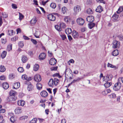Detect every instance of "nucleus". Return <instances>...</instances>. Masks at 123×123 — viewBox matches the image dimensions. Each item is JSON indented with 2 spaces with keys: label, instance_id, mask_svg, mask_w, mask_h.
I'll list each match as a JSON object with an SVG mask.
<instances>
[{
  "label": "nucleus",
  "instance_id": "nucleus-1",
  "mask_svg": "<svg viewBox=\"0 0 123 123\" xmlns=\"http://www.w3.org/2000/svg\"><path fill=\"white\" fill-rule=\"evenodd\" d=\"M120 47V43L116 40L113 41L112 43V47L114 49H118Z\"/></svg>",
  "mask_w": 123,
  "mask_h": 123
},
{
  "label": "nucleus",
  "instance_id": "nucleus-2",
  "mask_svg": "<svg viewBox=\"0 0 123 123\" xmlns=\"http://www.w3.org/2000/svg\"><path fill=\"white\" fill-rule=\"evenodd\" d=\"M121 83L119 82H117L116 83L113 87V89L115 91H117L119 90L121 87Z\"/></svg>",
  "mask_w": 123,
  "mask_h": 123
},
{
  "label": "nucleus",
  "instance_id": "nucleus-3",
  "mask_svg": "<svg viewBox=\"0 0 123 123\" xmlns=\"http://www.w3.org/2000/svg\"><path fill=\"white\" fill-rule=\"evenodd\" d=\"M34 79L35 81L38 82L41 81L42 78L41 76L39 74H37L34 76Z\"/></svg>",
  "mask_w": 123,
  "mask_h": 123
},
{
  "label": "nucleus",
  "instance_id": "nucleus-4",
  "mask_svg": "<svg viewBox=\"0 0 123 123\" xmlns=\"http://www.w3.org/2000/svg\"><path fill=\"white\" fill-rule=\"evenodd\" d=\"M77 22L78 24L80 25H82L84 23V20L81 18H79L77 19Z\"/></svg>",
  "mask_w": 123,
  "mask_h": 123
},
{
  "label": "nucleus",
  "instance_id": "nucleus-5",
  "mask_svg": "<svg viewBox=\"0 0 123 123\" xmlns=\"http://www.w3.org/2000/svg\"><path fill=\"white\" fill-rule=\"evenodd\" d=\"M74 13L76 14L79 12L80 11L81 8L80 6L78 5H77L74 6Z\"/></svg>",
  "mask_w": 123,
  "mask_h": 123
},
{
  "label": "nucleus",
  "instance_id": "nucleus-6",
  "mask_svg": "<svg viewBox=\"0 0 123 123\" xmlns=\"http://www.w3.org/2000/svg\"><path fill=\"white\" fill-rule=\"evenodd\" d=\"M16 99L15 96H10L7 98V100L8 102H12L15 101Z\"/></svg>",
  "mask_w": 123,
  "mask_h": 123
},
{
  "label": "nucleus",
  "instance_id": "nucleus-7",
  "mask_svg": "<svg viewBox=\"0 0 123 123\" xmlns=\"http://www.w3.org/2000/svg\"><path fill=\"white\" fill-rule=\"evenodd\" d=\"M87 21L89 22H92L94 20V17L92 16H88L86 18Z\"/></svg>",
  "mask_w": 123,
  "mask_h": 123
},
{
  "label": "nucleus",
  "instance_id": "nucleus-8",
  "mask_svg": "<svg viewBox=\"0 0 123 123\" xmlns=\"http://www.w3.org/2000/svg\"><path fill=\"white\" fill-rule=\"evenodd\" d=\"M72 72L71 69L68 68H66L65 72V75L66 74L67 75H72Z\"/></svg>",
  "mask_w": 123,
  "mask_h": 123
},
{
  "label": "nucleus",
  "instance_id": "nucleus-9",
  "mask_svg": "<svg viewBox=\"0 0 123 123\" xmlns=\"http://www.w3.org/2000/svg\"><path fill=\"white\" fill-rule=\"evenodd\" d=\"M48 19L51 21H54L55 19V17L52 14H49L48 15Z\"/></svg>",
  "mask_w": 123,
  "mask_h": 123
},
{
  "label": "nucleus",
  "instance_id": "nucleus-10",
  "mask_svg": "<svg viewBox=\"0 0 123 123\" xmlns=\"http://www.w3.org/2000/svg\"><path fill=\"white\" fill-rule=\"evenodd\" d=\"M57 62V61L55 58H52L49 61V64L51 65H54Z\"/></svg>",
  "mask_w": 123,
  "mask_h": 123
},
{
  "label": "nucleus",
  "instance_id": "nucleus-11",
  "mask_svg": "<svg viewBox=\"0 0 123 123\" xmlns=\"http://www.w3.org/2000/svg\"><path fill=\"white\" fill-rule=\"evenodd\" d=\"M46 54L44 53H42L40 54L39 55V58L40 60H43L46 58Z\"/></svg>",
  "mask_w": 123,
  "mask_h": 123
},
{
  "label": "nucleus",
  "instance_id": "nucleus-12",
  "mask_svg": "<svg viewBox=\"0 0 123 123\" xmlns=\"http://www.w3.org/2000/svg\"><path fill=\"white\" fill-rule=\"evenodd\" d=\"M22 108L20 107H17L15 110V112L16 114H18L21 113Z\"/></svg>",
  "mask_w": 123,
  "mask_h": 123
},
{
  "label": "nucleus",
  "instance_id": "nucleus-13",
  "mask_svg": "<svg viewBox=\"0 0 123 123\" xmlns=\"http://www.w3.org/2000/svg\"><path fill=\"white\" fill-rule=\"evenodd\" d=\"M48 84L50 87H53L54 85H55L54 80L52 79H51L49 81Z\"/></svg>",
  "mask_w": 123,
  "mask_h": 123
},
{
  "label": "nucleus",
  "instance_id": "nucleus-14",
  "mask_svg": "<svg viewBox=\"0 0 123 123\" xmlns=\"http://www.w3.org/2000/svg\"><path fill=\"white\" fill-rule=\"evenodd\" d=\"M41 95L43 97L45 98L48 95V93L46 91H43L41 92L40 93Z\"/></svg>",
  "mask_w": 123,
  "mask_h": 123
},
{
  "label": "nucleus",
  "instance_id": "nucleus-15",
  "mask_svg": "<svg viewBox=\"0 0 123 123\" xmlns=\"http://www.w3.org/2000/svg\"><path fill=\"white\" fill-rule=\"evenodd\" d=\"M103 11V8L100 5L97 7L96 10V12H100Z\"/></svg>",
  "mask_w": 123,
  "mask_h": 123
},
{
  "label": "nucleus",
  "instance_id": "nucleus-16",
  "mask_svg": "<svg viewBox=\"0 0 123 123\" xmlns=\"http://www.w3.org/2000/svg\"><path fill=\"white\" fill-rule=\"evenodd\" d=\"M25 104V102L22 100H19L18 102V105L20 106H23Z\"/></svg>",
  "mask_w": 123,
  "mask_h": 123
},
{
  "label": "nucleus",
  "instance_id": "nucleus-17",
  "mask_svg": "<svg viewBox=\"0 0 123 123\" xmlns=\"http://www.w3.org/2000/svg\"><path fill=\"white\" fill-rule=\"evenodd\" d=\"M72 33L73 36L74 38H77L78 37L79 35L78 32L75 31H73Z\"/></svg>",
  "mask_w": 123,
  "mask_h": 123
},
{
  "label": "nucleus",
  "instance_id": "nucleus-18",
  "mask_svg": "<svg viewBox=\"0 0 123 123\" xmlns=\"http://www.w3.org/2000/svg\"><path fill=\"white\" fill-rule=\"evenodd\" d=\"M105 76L107 81L111 80L113 78V76L111 74H107Z\"/></svg>",
  "mask_w": 123,
  "mask_h": 123
},
{
  "label": "nucleus",
  "instance_id": "nucleus-19",
  "mask_svg": "<svg viewBox=\"0 0 123 123\" xmlns=\"http://www.w3.org/2000/svg\"><path fill=\"white\" fill-rule=\"evenodd\" d=\"M21 60L23 63H25L27 61L28 58L27 56L23 55L22 56Z\"/></svg>",
  "mask_w": 123,
  "mask_h": 123
},
{
  "label": "nucleus",
  "instance_id": "nucleus-20",
  "mask_svg": "<svg viewBox=\"0 0 123 123\" xmlns=\"http://www.w3.org/2000/svg\"><path fill=\"white\" fill-rule=\"evenodd\" d=\"M20 86V84L19 82H18L14 84L13 88L16 89L19 87Z\"/></svg>",
  "mask_w": 123,
  "mask_h": 123
},
{
  "label": "nucleus",
  "instance_id": "nucleus-21",
  "mask_svg": "<svg viewBox=\"0 0 123 123\" xmlns=\"http://www.w3.org/2000/svg\"><path fill=\"white\" fill-rule=\"evenodd\" d=\"M2 86L4 89H6L9 87V84L7 82H4L2 84Z\"/></svg>",
  "mask_w": 123,
  "mask_h": 123
},
{
  "label": "nucleus",
  "instance_id": "nucleus-22",
  "mask_svg": "<svg viewBox=\"0 0 123 123\" xmlns=\"http://www.w3.org/2000/svg\"><path fill=\"white\" fill-rule=\"evenodd\" d=\"M65 32L68 35L70 34L71 33L72 31L70 28H67L65 29Z\"/></svg>",
  "mask_w": 123,
  "mask_h": 123
},
{
  "label": "nucleus",
  "instance_id": "nucleus-23",
  "mask_svg": "<svg viewBox=\"0 0 123 123\" xmlns=\"http://www.w3.org/2000/svg\"><path fill=\"white\" fill-rule=\"evenodd\" d=\"M119 54L118 50L117 49H116L114 50L112 52V55L114 56H116Z\"/></svg>",
  "mask_w": 123,
  "mask_h": 123
},
{
  "label": "nucleus",
  "instance_id": "nucleus-24",
  "mask_svg": "<svg viewBox=\"0 0 123 123\" xmlns=\"http://www.w3.org/2000/svg\"><path fill=\"white\" fill-rule=\"evenodd\" d=\"M95 25L94 23L90 22L88 24V27L89 28L91 29L95 26Z\"/></svg>",
  "mask_w": 123,
  "mask_h": 123
},
{
  "label": "nucleus",
  "instance_id": "nucleus-25",
  "mask_svg": "<svg viewBox=\"0 0 123 123\" xmlns=\"http://www.w3.org/2000/svg\"><path fill=\"white\" fill-rule=\"evenodd\" d=\"M112 84V83L107 81L104 84L105 88H108Z\"/></svg>",
  "mask_w": 123,
  "mask_h": 123
},
{
  "label": "nucleus",
  "instance_id": "nucleus-26",
  "mask_svg": "<svg viewBox=\"0 0 123 123\" xmlns=\"http://www.w3.org/2000/svg\"><path fill=\"white\" fill-rule=\"evenodd\" d=\"M27 89L29 91H31L33 89V86L32 84H30L28 86Z\"/></svg>",
  "mask_w": 123,
  "mask_h": 123
},
{
  "label": "nucleus",
  "instance_id": "nucleus-27",
  "mask_svg": "<svg viewBox=\"0 0 123 123\" xmlns=\"http://www.w3.org/2000/svg\"><path fill=\"white\" fill-rule=\"evenodd\" d=\"M107 67H110L112 68H114V69H116L117 68L115 66L112 65V64L110 63L109 62L108 63Z\"/></svg>",
  "mask_w": 123,
  "mask_h": 123
},
{
  "label": "nucleus",
  "instance_id": "nucleus-28",
  "mask_svg": "<svg viewBox=\"0 0 123 123\" xmlns=\"http://www.w3.org/2000/svg\"><path fill=\"white\" fill-rule=\"evenodd\" d=\"M39 68V66L38 65L36 64L34 66L33 70L35 71H37Z\"/></svg>",
  "mask_w": 123,
  "mask_h": 123
},
{
  "label": "nucleus",
  "instance_id": "nucleus-29",
  "mask_svg": "<svg viewBox=\"0 0 123 123\" xmlns=\"http://www.w3.org/2000/svg\"><path fill=\"white\" fill-rule=\"evenodd\" d=\"M6 70L5 68L3 65L0 66V72H4Z\"/></svg>",
  "mask_w": 123,
  "mask_h": 123
},
{
  "label": "nucleus",
  "instance_id": "nucleus-30",
  "mask_svg": "<svg viewBox=\"0 0 123 123\" xmlns=\"http://www.w3.org/2000/svg\"><path fill=\"white\" fill-rule=\"evenodd\" d=\"M16 93L15 91H13L12 90H11L9 92V94L10 96H14Z\"/></svg>",
  "mask_w": 123,
  "mask_h": 123
},
{
  "label": "nucleus",
  "instance_id": "nucleus-31",
  "mask_svg": "<svg viewBox=\"0 0 123 123\" xmlns=\"http://www.w3.org/2000/svg\"><path fill=\"white\" fill-rule=\"evenodd\" d=\"M118 15L115 14H114L112 17V18L113 19L114 21H116L118 18Z\"/></svg>",
  "mask_w": 123,
  "mask_h": 123
},
{
  "label": "nucleus",
  "instance_id": "nucleus-32",
  "mask_svg": "<svg viewBox=\"0 0 123 123\" xmlns=\"http://www.w3.org/2000/svg\"><path fill=\"white\" fill-rule=\"evenodd\" d=\"M86 13L88 14H92L93 13V12L92 9L89 8L87 9Z\"/></svg>",
  "mask_w": 123,
  "mask_h": 123
},
{
  "label": "nucleus",
  "instance_id": "nucleus-33",
  "mask_svg": "<svg viewBox=\"0 0 123 123\" xmlns=\"http://www.w3.org/2000/svg\"><path fill=\"white\" fill-rule=\"evenodd\" d=\"M12 45L11 44H9L7 46V50L8 51L11 50L12 48Z\"/></svg>",
  "mask_w": 123,
  "mask_h": 123
},
{
  "label": "nucleus",
  "instance_id": "nucleus-34",
  "mask_svg": "<svg viewBox=\"0 0 123 123\" xmlns=\"http://www.w3.org/2000/svg\"><path fill=\"white\" fill-rule=\"evenodd\" d=\"M36 86L37 89L38 90H40L42 88V86L41 84L39 83H38L37 84Z\"/></svg>",
  "mask_w": 123,
  "mask_h": 123
},
{
  "label": "nucleus",
  "instance_id": "nucleus-35",
  "mask_svg": "<svg viewBox=\"0 0 123 123\" xmlns=\"http://www.w3.org/2000/svg\"><path fill=\"white\" fill-rule=\"evenodd\" d=\"M13 31L12 30H9L8 31V34L10 36H11L13 34Z\"/></svg>",
  "mask_w": 123,
  "mask_h": 123
},
{
  "label": "nucleus",
  "instance_id": "nucleus-36",
  "mask_svg": "<svg viewBox=\"0 0 123 123\" xmlns=\"http://www.w3.org/2000/svg\"><path fill=\"white\" fill-rule=\"evenodd\" d=\"M37 21L36 18L32 19L30 23L31 24L34 25Z\"/></svg>",
  "mask_w": 123,
  "mask_h": 123
},
{
  "label": "nucleus",
  "instance_id": "nucleus-37",
  "mask_svg": "<svg viewBox=\"0 0 123 123\" xmlns=\"http://www.w3.org/2000/svg\"><path fill=\"white\" fill-rule=\"evenodd\" d=\"M54 82L55 83V85L56 86L57 84L59 83V80L56 78H54Z\"/></svg>",
  "mask_w": 123,
  "mask_h": 123
},
{
  "label": "nucleus",
  "instance_id": "nucleus-38",
  "mask_svg": "<svg viewBox=\"0 0 123 123\" xmlns=\"http://www.w3.org/2000/svg\"><path fill=\"white\" fill-rule=\"evenodd\" d=\"M123 11V7L121 6L119 7L118 11H117V12L118 14H119L120 13Z\"/></svg>",
  "mask_w": 123,
  "mask_h": 123
},
{
  "label": "nucleus",
  "instance_id": "nucleus-39",
  "mask_svg": "<svg viewBox=\"0 0 123 123\" xmlns=\"http://www.w3.org/2000/svg\"><path fill=\"white\" fill-rule=\"evenodd\" d=\"M109 97L111 98H114L116 97V95L114 93H112L109 96Z\"/></svg>",
  "mask_w": 123,
  "mask_h": 123
},
{
  "label": "nucleus",
  "instance_id": "nucleus-40",
  "mask_svg": "<svg viewBox=\"0 0 123 123\" xmlns=\"http://www.w3.org/2000/svg\"><path fill=\"white\" fill-rule=\"evenodd\" d=\"M39 32L38 31L36 30L35 31V32L34 34V35L35 37L37 38H39Z\"/></svg>",
  "mask_w": 123,
  "mask_h": 123
},
{
  "label": "nucleus",
  "instance_id": "nucleus-41",
  "mask_svg": "<svg viewBox=\"0 0 123 123\" xmlns=\"http://www.w3.org/2000/svg\"><path fill=\"white\" fill-rule=\"evenodd\" d=\"M6 52L5 51H4L2 53L1 56L2 58H4L6 56Z\"/></svg>",
  "mask_w": 123,
  "mask_h": 123
},
{
  "label": "nucleus",
  "instance_id": "nucleus-42",
  "mask_svg": "<svg viewBox=\"0 0 123 123\" xmlns=\"http://www.w3.org/2000/svg\"><path fill=\"white\" fill-rule=\"evenodd\" d=\"M55 29L59 31H61V29L60 26L58 25H55Z\"/></svg>",
  "mask_w": 123,
  "mask_h": 123
},
{
  "label": "nucleus",
  "instance_id": "nucleus-43",
  "mask_svg": "<svg viewBox=\"0 0 123 123\" xmlns=\"http://www.w3.org/2000/svg\"><path fill=\"white\" fill-rule=\"evenodd\" d=\"M11 121L12 123H14L16 120V119L14 116H12L10 118Z\"/></svg>",
  "mask_w": 123,
  "mask_h": 123
},
{
  "label": "nucleus",
  "instance_id": "nucleus-44",
  "mask_svg": "<svg viewBox=\"0 0 123 123\" xmlns=\"http://www.w3.org/2000/svg\"><path fill=\"white\" fill-rule=\"evenodd\" d=\"M18 45L20 47L22 48L24 46L23 42V41H20L18 43Z\"/></svg>",
  "mask_w": 123,
  "mask_h": 123
},
{
  "label": "nucleus",
  "instance_id": "nucleus-45",
  "mask_svg": "<svg viewBox=\"0 0 123 123\" xmlns=\"http://www.w3.org/2000/svg\"><path fill=\"white\" fill-rule=\"evenodd\" d=\"M50 6L53 9H55L56 7V5L54 3H51L50 5Z\"/></svg>",
  "mask_w": 123,
  "mask_h": 123
},
{
  "label": "nucleus",
  "instance_id": "nucleus-46",
  "mask_svg": "<svg viewBox=\"0 0 123 123\" xmlns=\"http://www.w3.org/2000/svg\"><path fill=\"white\" fill-rule=\"evenodd\" d=\"M24 16L22 13L19 12V19L20 21L21 20L24 18Z\"/></svg>",
  "mask_w": 123,
  "mask_h": 123
},
{
  "label": "nucleus",
  "instance_id": "nucleus-47",
  "mask_svg": "<svg viewBox=\"0 0 123 123\" xmlns=\"http://www.w3.org/2000/svg\"><path fill=\"white\" fill-rule=\"evenodd\" d=\"M37 120V118H34L30 121L29 123H36Z\"/></svg>",
  "mask_w": 123,
  "mask_h": 123
},
{
  "label": "nucleus",
  "instance_id": "nucleus-48",
  "mask_svg": "<svg viewBox=\"0 0 123 123\" xmlns=\"http://www.w3.org/2000/svg\"><path fill=\"white\" fill-rule=\"evenodd\" d=\"M27 118L28 117L27 116H23L20 118V119L21 120H25L27 119Z\"/></svg>",
  "mask_w": 123,
  "mask_h": 123
},
{
  "label": "nucleus",
  "instance_id": "nucleus-49",
  "mask_svg": "<svg viewBox=\"0 0 123 123\" xmlns=\"http://www.w3.org/2000/svg\"><path fill=\"white\" fill-rule=\"evenodd\" d=\"M60 25L61 27L63 28H65L66 27L65 24L63 22L60 23Z\"/></svg>",
  "mask_w": 123,
  "mask_h": 123
},
{
  "label": "nucleus",
  "instance_id": "nucleus-50",
  "mask_svg": "<svg viewBox=\"0 0 123 123\" xmlns=\"http://www.w3.org/2000/svg\"><path fill=\"white\" fill-rule=\"evenodd\" d=\"M27 78V76L25 74L23 75L22 76V78L23 80H26Z\"/></svg>",
  "mask_w": 123,
  "mask_h": 123
},
{
  "label": "nucleus",
  "instance_id": "nucleus-51",
  "mask_svg": "<svg viewBox=\"0 0 123 123\" xmlns=\"http://www.w3.org/2000/svg\"><path fill=\"white\" fill-rule=\"evenodd\" d=\"M18 70L19 72L20 73L23 72L24 71L23 68L21 67L18 68Z\"/></svg>",
  "mask_w": 123,
  "mask_h": 123
},
{
  "label": "nucleus",
  "instance_id": "nucleus-52",
  "mask_svg": "<svg viewBox=\"0 0 123 123\" xmlns=\"http://www.w3.org/2000/svg\"><path fill=\"white\" fill-rule=\"evenodd\" d=\"M60 36L62 38V40H64L66 38L65 35L64 34L60 35Z\"/></svg>",
  "mask_w": 123,
  "mask_h": 123
},
{
  "label": "nucleus",
  "instance_id": "nucleus-53",
  "mask_svg": "<svg viewBox=\"0 0 123 123\" xmlns=\"http://www.w3.org/2000/svg\"><path fill=\"white\" fill-rule=\"evenodd\" d=\"M66 11V8L65 7H63L62 8V12L64 14H65Z\"/></svg>",
  "mask_w": 123,
  "mask_h": 123
},
{
  "label": "nucleus",
  "instance_id": "nucleus-54",
  "mask_svg": "<svg viewBox=\"0 0 123 123\" xmlns=\"http://www.w3.org/2000/svg\"><path fill=\"white\" fill-rule=\"evenodd\" d=\"M58 67L56 66L55 67H53L50 68V69L51 71H55L56 70L57 68Z\"/></svg>",
  "mask_w": 123,
  "mask_h": 123
},
{
  "label": "nucleus",
  "instance_id": "nucleus-55",
  "mask_svg": "<svg viewBox=\"0 0 123 123\" xmlns=\"http://www.w3.org/2000/svg\"><path fill=\"white\" fill-rule=\"evenodd\" d=\"M53 76L54 77H57L59 78H61V76H60L59 74L57 73L54 74L53 75Z\"/></svg>",
  "mask_w": 123,
  "mask_h": 123
},
{
  "label": "nucleus",
  "instance_id": "nucleus-56",
  "mask_svg": "<svg viewBox=\"0 0 123 123\" xmlns=\"http://www.w3.org/2000/svg\"><path fill=\"white\" fill-rule=\"evenodd\" d=\"M1 43L3 44H5L7 42V41L6 39L2 38Z\"/></svg>",
  "mask_w": 123,
  "mask_h": 123
},
{
  "label": "nucleus",
  "instance_id": "nucleus-57",
  "mask_svg": "<svg viewBox=\"0 0 123 123\" xmlns=\"http://www.w3.org/2000/svg\"><path fill=\"white\" fill-rule=\"evenodd\" d=\"M96 1L98 2L102 3L104 4H105V1L103 0H96Z\"/></svg>",
  "mask_w": 123,
  "mask_h": 123
},
{
  "label": "nucleus",
  "instance_id": "nucleus-58",
  "mask_svg": "<svg viewBox=\"0 0 123 123\" xmlns=\"http://www.w3.org/2000/svg\"><path fill=\"white\" fill-rule=\"evenodd\" d=\"M9 77L10 79H12L14 78V75L13 74H11L9 75Z\"/></svg>",
  "mask_w": 123,
  "mask_h": 123
},
{
  "label": "nucleus",
  "instance_id": "nucleus-59",
  "mask_svg": "<svg viewBox=\"0 0 123 123\" xmlns=\"http://www.w3.org/2000/svg\"><path fill=\"white\" fill-rule=\"evenodd\" d=\"M64 19L65 21L66 22H68L69 20H70L69 18H68V17L67 16H66L64 18Z\"/></svg>",
  "mask_w": 123,
  "mask_h": 123
},
{
  "label": "nucleus",
  "instance_id": "nucleus-60",
  "mask_svg": "<svg viewBox=\"0 0 123 123\" xmlns=\"http://www.w3.org/2000/svg\"><path fill=\"white\" fill-rule=\"evenodd\" d=\"M17 39V37L15 36L11 38V40L12 41H16Z\"/></svg>",
  "mask_w": 123,
  "mask_h": 123
},
{
  "label": "nucleus",
  "instance_id": "nucleus-61",
  "mask_svg": "<svg viewBox=\"0 0 123 123\" xmlns=\"http://www.w3.org/2000/svg\"><path fill=\"white\" fill-rule=\"evenodd\" d=\"M31 41L35 44H36L37 43V42L35 40L32 39H31Z\"/></svg>",
  "mask_w": 123,
  "mask_h": 123
},
{
  "label": "nucleus",
  "instance_id": "nucleus-62",
  "mask_svg": "<svg viewBox=\"0 0 123 123\" xmlns=\"http://www.w3.org/2000/svg\"><path fill=\"white\" fill-rule=\"evenodd\" d=\"M12 8L14 9H16L17 7V5L14 4H12Z\"/></svg>",
  "mask_w": 123,
  "mask_h": 123
},
{
  "label": "nucleus",
  "instance_id": "nucleus-63",
  "mask_svg": "<svg viewBox=\"0 0 123 123\" xmlns=\"http://www.w3.org/2000/svg\"><path fill=\"white\" fill-rule=\"evenodd\" d=\"M5 79V77L4 76H1L0 77V79L1 80H4Z\"/></svg>",
  "mask_w": 123,
  "mask_h": 123
},
{
  "label": "nucleus",
  "instance_id": "nucleus-64",
  "mask_svg": "<svg viewBox=\"0 0 123 123\" xmlns=\"http://www.w3.org/2000/svg\"><path fill=\"white\" fill-rule=\"evenodd\" d=\"M86 28L85 27H83L81 28V31L82 32H83L86 31Z\"/></svg>",
  "mask_w": 123,
  "mask_h": 123
}]
</instances>
